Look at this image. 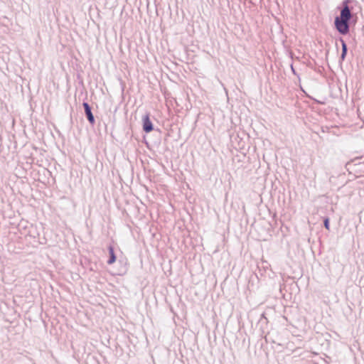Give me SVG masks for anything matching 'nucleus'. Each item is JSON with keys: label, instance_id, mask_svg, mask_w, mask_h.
Here are the masks:
<instances>
[{"label": "nucleus", "instance_id": "f257e3e1", "mask_svg": "<svg viewBox=\"0 0 364 364\" xmlns=\"http://www.w3.org/2000/svg\"><path fill=\"white\" fill-rule=\"evenodd\" d=\"M351 18L350 11L346 5L341 11L339 16L335 18V26L338 31L341 34H346L349 31L348 21Z\"/></svg>", "mask_w": 364, "mask_h": 364}, {"label": "nucleus", "instance_id": "f03ea898", "mask_svg": "<svg viewBox=\"0 0 364 364\" xmlns=\"http://www.w3.org/2000/svg\"><path fill=\"white\" fill-rule=\"evenodd\" d=\"M143 129L145 132L149 133L153 130V124L150 120L149 114H146L143 119Z\"/></svg>", "mask_w": 364, "mask_h": 364}, {"label": "nucleus", "instance_id": "20e7f679", "mask_svg": "<svg viewBox=\"0 0 364 364\" xmlns=\"http://www.w3.org/2000/svg\"><path fill=\"white\" fill-rule=\"evenodd\" d=\"M109 252L110 258L108 260L107 263L109 264H112L116 261V257L114 255V248L112 247H109Z\"/></svg>", "mask_w": 364, "mask_h": 364}, {"label": "nucleus", "instance_id": "7ed1b4c3", "mask_svg": "<svg viewBox=\"0 0 364 364\" xmlns=\"http://www.w3.org/2000/svg\"><path fill=\"white\" fill-rule=\"evenodd\" d=\"M83 107L85 108V112L87 115V119L92 124H93L95 123V119L92 114L91 109H90L89 105L87 102H84Z\"/></svg>", "mask_w": 364, "mask_h": 364}, {"label": "nucleus", "instance_id": "423d86ee", "mask_svg": "<svg viewBox=\"0 0 364 364\" xmlns=\"http://www.w3.org/2000/svg\"><path fill=\"white\" fill-rule=\"evenodd\" d=\"M324 226L325 228L328 230L330 229V227H329V219L328 218H326L324 220Z\"/></svg>", "mask_w": 364, "mask_h": 364}, {"label": "nucleus", "instance_id": "39448f33", "mask_svg": "<svg viewBox=\"0 0 364 364\" xmlns=\"http://www.w3.org/2000/svg\"><path fill=\"white\" fill-rule=\"evenodd\" d=\"M347 52V46L346 44L343 42L342 43V58H344Z\"/></svg>", "mask_w": 364, "mask_h": 364}]
</instances>
